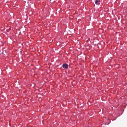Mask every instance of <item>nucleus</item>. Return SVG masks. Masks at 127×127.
I'll use <instances>...</instances> for the list:
<instances>
[{
    "mask_svg": "<svg viewBox=\"0 0 127 127\" xmlns=\"http://www.w3.org/2000/svg\"><path fill=\"white\" fill-rule=\"evenodd\" d=\"M62 67L63 68L66 69L68 68V66L67 64L65 63L63 65Z\"/></svg>",
    "mask_w": 127,
    "mask_h": 127,
    "instance_id": "1",
    "label": "nucleus"
},
{
    "mask_svg": "<svg viewBox=\"0 0 127 127\" xmlns=\"http://www.w3.org/2000/svg\"><path fill=\"white\" fill-rule=\"evenodd\" d=\"M95 2L96 4L99 5L100 4V2L97 0H95Z\"/></svg>",
    "mask_w": 127,
    "mask_h": 127,
    "instance_id": "2",
    "label": "nucleus"
}]
</instances>
